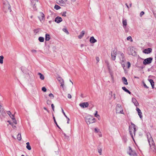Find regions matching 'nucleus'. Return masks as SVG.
<instances>
[{
    "mask_svg": "<svg viewBox=\"0 0 156 156\" xmlns=\"http://www.w3.org/2000/svg\"><path fill=\"white\" fill-rule=\"evenodd\" d=\"M147 136L151 148L153 151H154L155 149V145L150 134L148 133H147Z\"/></svg>",
    "mask_w": 156,
    "mask_h": 156,
    "instance_id": "nucleus-1",
    "label": "nucleus"
},
{
    "mask_svg": "<svg viewBox=\"0 0 156 156\" xmlns=\"http://www.w3.org/2000/svg\"><path fill=\"white\" fill-rule=\"evenodd\" d=\"M131 125L133 126V128H131L130 126L129 127V132L130 134L132 137L133 139H134V138L133 136V134L135 135V134L136 131V128H135V125L132 122L131 123Z\"/></svg>",
    "mask_w": 156,
    "mask_h": 156,
    "instance_id": "nucleus-2",
    "label": "nucleus"
},
{
    "mask_svg": "<svg viewBox=\"0 0 156 156\" xmlns=\"http://www.w3.org/2000/svg\"><path fill=\"white\" fill-rule=\"evenodd\" d=\"M95 119L92 117L88 116L86 119V121L87 124L93 123L95 122Z\"/></svg>",
    "mask_w": 156,
    "mask_h": 156,
    "instance_id": "nucleus-3",
    "label": "nucleus"
},
{
    "mask_svg": "<svg viewBox=\"0 0 156 156\" xmlns=\"http://www.w3.org/2000/svg\"><path fill=\"white\" fill-rule=\"evenodd\" d=\"M116 113L122 114L123 113V110L120 105L118 104L117 105L116 107Z\"/></svg>",
    "mask_w": 156,
    "mask_h": 156,
    "instance_id": "nucleus-4",
    "label": "nucleus"
},
{
    "mask_svg": "<svg viewBox=\"0 0 156 156\" xmlns=\"http://www.w3.org/2000/svg\"><path fill=\"white\" fill-rule=\"evenodd\" d=\"M153 58L150 57L145 59L143 61V64L144 65H146L147 64H150L152 61Z\"/></svg>",
    "mask_w": 156,
    "mask_h": 156,
    "instance_id": "nucleus-5",
    "label": "nucleus"
},
{
    "mask_svg": "<svg viewBox=\"0 0 156 156\" xmlns=\"http://www.w3.org/2000/svg\"><path fill=\"white\" fill-rule=\"evenodd\" d=\"M129 151L127 152V154L130 156H137V154L134 151H133L130 147H129Z\"/></svg>",
    "mask_w": 156,
    "mask_h": 156,
    "instance_id": "nucleus-6",
    "label": "nucleus"
},
{
    "mask_svg": "<svg viewBox=\"0 0 156 156\" xmlns=\"http://www.w3.org/2000/svg\"><path fill=\"white\" fill-rule=\"evenodd\" d=\"M57 80L61 84V86L63 88H64V81L63 79L60 76H59L57 78Z\"/></svg>",
    "mask_w": 156,
    "mask_h": 156,
    "instance_id": "nucleus-7",
    "label": "nucleus"
},
{
    "mask_svg": "<svg viewBox=\"0 0 156 156\" xmlns=\"http://www.w3.org/2000/svg\"><path fill=\"white\" fill-rule=\"evenodd\" d=\"M116 51L115 50H113L111 52V58L112 60L114 61L116 58L117 54Z\"/></svg>",
    "mask_w": 156,
    "mask_h": 156,
    "instance_id": "nucleus-8",
    "label": "nucleus"
},
{
    "mask_svg": "<svg viewBox=\"0 0 156 156\" xmlns=\"http://www.w3.org/2000/svg\"><path fill=\"white\" fill-rule=\"evenodd\" d=\"M79 106L83 108H86L88 106L89 104L87 102L81 103L79 104Z\"/></svg>",
    "mask_w": 156,
    "mask_h": 156,
    "instance_id": "nucleus-9",
    "label": "nucleus"
},
{
    "mask_svg": "<svg viewBox=\"0 0 156 156\" xmlns=\"http://www.w3.org/2000/svg\"><path fill=\"white\" fill-rule=\"evenodd\" d=\"M40 16L38 17V18L39 19L40 21L41 22H42V21H43L44 19V16L43 13L42 12H40Z\"/></svg>",
    "mask_w": 156,
    "mask_h": 156,
    "instance_id": "nucleus-10",
    "label": "nucleus"
},
{
    "mask_svg": "<svg viewBox=\"0 0 156 156\" xmlns=\"http://www.w3.org/2000/svg\"><path fill=\"white\" fill-rule=\"evenodd\" d=\"M152 51V49L151 48H148L147 49H145L143 51V52L147 54H149L151 53Z\"/></svg>",
    "mask_w": 156,
    "mask_h": 156,
    "instance_id": "nucleus-11",
    "label": "nucleus"
},
{
    "mask_svg": "<svg viewBox=\"0 0 156 156\" xmlns=\"http://www.w3.org/2000/svg\"><path fill=\"white\" fill-rule=\"evenodd\" d=\"M57 2L61 6H64L66 5L65 2L63 0H57Z\"/></svg>",
    "mask_w": 156,
    "mask_h": 156,
    "instance_id": "nucleus-12",
    "label": "nucleus"
},
{
    "mask_svg": "<svg viewBox=\"0 0 156 156\" xmlns=\"http://www.w3.org/2000/svg\"><path fill=\"white\" fill-rule=\"evenodd\" d=\"M62 20L61 17L59 16L57 17L55 19V21L57 23H59Z\"/></svg>",
    "mask_w": 156,
    "mask_h": 156,
    "instance_id": "nucleus-13",
    "label": "nucleus"
},
{
    "mask_svg": "<svg viewBox=\"0 0 156 156\" xmlns=\"http://www.w3.org/2000/svg\"><path fill=\"white\" fill-rule=\"evenodd\" d=\"M136 110L138 114L140 117V119H142L143 117V116L139 108H136Z\"/></svg>",
    "mask_w": 156,
    "mask_h": 156,
    "instance_id": "nucleus-14",
    "label": "nucleus"
},
{
    "mask_svg": "<svg viewBox=\"0 0 156 156\" xmlns=\"http://www.w3.org/2000/svg\"><path fill=\"white\" fill-rule=\"evenodd\" d=\"M132 101L136 106H137L139 105L137 101L135 98H132Z\"/></svg>",
    "mask_w": 156,
    "mask_h": 156,
    "instance_id": "nucleus-15",
    "label": "nucleus"
},
{
    "mask_svg": "<svg viewBox=\"0 0 156 156\" xmlns=\"http://www.w3.org/2000/svg\"><path fill=\"white\" fill-rule=\"evenodd\" d=\"M90 41L91 43H94L97 42V40L94 39V37H90Z\"/></svg>",
    "mask_w": 156,
    "mask_h": 156,
    "instance_id": "nucleus-16",
    "label": "nucleus"
},
{
    "mask_svg": "<svg viewBox=\"0 0 156 156\" xmlns=\"http://www.w3.org/2000/svg\"><path fill=\"white\" fill-rule=\"evenodd\" d=\"M119 59L120 61V63L122 65H123V64H124V63L126 61V59L125 57H120Z\"/></svg>",
    "mask_w": 156,
    "mask_h": 156,
    "instance_id": "nucleus-17",
    "label": "nucleus"
},
{
    "mask_svg": "<svg viewBox=\"0 0 156 156\" xmlns=\"http://www.w3.org/2000/svg\"><path fill=\"white\" fill-rule=\"evenodd\" d=\"M122 80L123 83L125 85H128V83L127 82V79L124 77L122 78Z\"/></svg>",
    "mask_w": 156,
    "mask_h": 156,
    "instance_id": "nucleus-18",
    "label": "nucleus"
},
{
    "mask_svg": "<svg viewBox=\"0 0 156 156\" xmlns=\"http://www.w3.org/2000/svg\"><path fill=\"white\" fill-rule=\"evenodd\" d=\"M85 34V31L84 30H82L80 34L78 36V37L79 39H81L84 36Z\"/></svg>",
    "mask_w": 156,
    "mask_h": 156,
    "instance_id": "nucleus-19",
    "label": "nucleus"
},
{
    "mask_svg": "<svg viewBox=\"0 0 156 156\" xmlns=\"http://www.w3.org/2000/svg\"><path fill=\"white\" fill-rule=\"evenodd\" d=\"M118 54L119 58H120V57H124V54L121 51H118Z\"/></svg>",
    "mask_w": 156,
    "mask_h": 156,
    "instance_id": "nucleus-20",
    "label": "nucleus"
},
{
    "mask_svg": "<svg viewBox=\"0 0 156 156\" xmlns=\"http://www.w3.org/2000/svg\"><path fill=\"white\" fill-rule=\"evenodd\" d=\"M5 8H8V10H9L10 12L11 11V6L9 3H8L5 5Z\"/></svg>",
    "mask_w": 156,
    "mask_h": 156,
    "instance_id": "nucleus-21",
    "label": "nucleus"
},
{
    "mask_svg": "<svg viewBox=\"0 0 156 156\" xmlns=\"http://www.w3.org/2000/svg\"><path fill=\"white\" fill-rule=\"evenodd\" d=\"M122 89L125 92H127V93H129V94H131V92L129 90L127 89L125 87H122Z\"/></svg>",
    "mask_w": 156,
    "mask_h": 156,
    "instance_id": "nucleus-22",
    "label": "nucleus"
},
{
    "mask_svg": "<svg viewBox=\"0 0 156 156\" xmlns=\"http://www.w3.org/2000/svg\"><path fill=\"white\" fill-rule=\"evenodd\" d=\"M37 75L40 76V78L42 80H44V76L40 73H38Z\"/></svg>",
    "mask_w": 156,
    "mask_h": 156,
    "instance_id": "nucleus-23",
    "label": "nucleus"
},
{
    "mask_svg": "<svg viewBox=\"0 0 156 156\" xmlns=\"http://www.w3.org/2000/svg\"><path fill=\"white\" fill-rule=\"evenodd\" d=\"M122 24H123V27H126V26L127 25L126 20H123Z\"/></svg>",
    "mask_w": 156,
    "mask_h": 156,
    "instance_id": "nucleus-24",
    "label": "nucleus"
},
{
    "mask_svg": "<svg viewBox=\"0 0 156 156\" xmlns=\"http://www.w3.org/2000/svg\"><path fill=\"white\" fill-rule=\"evenodd\" d=\"M50 39V35L48 34H46L45 35V40L48 41Z\"/></svg>",
    "mask_w": 156,
    "mask_h": 156,
    "instance_id": "nucleus-25",
    "label": "nucleus"
},
{
    "mask_svg": "<svg viewBox=\"0 0 156 156\" xmlns=\"http://www.w3.org/2000/svg\"><path fill=\"white\" fill-rule=\"evenodd\" d=\"M17 139L20 141L21 139V136L20 133H19L17 135Z\"/></svg>",
    "mask_w": 156,
    "mask_h": 156,
    "instance_id": "nucleus-26",
    "label": "nucleus"
},
{
    "mask_svg": "<svg viewBox=\"0 0 156 156\" xmlns=\"http://www.w3.org/2000/svg\"><path fill=\"white\" fill-rule=\"evenodd\" d=\"M4 57L2 55L0 56V63L2 64L3 63V59Z\"/></svg>",
    "mask_w": 156,
    "mask_h": 156,
    "instance_id": "nucleus-27",
    "label": "nucleus"
},
{
    "mask_svg": "<svg viewBox=\"0 0 156 156\" xmlns=\"http://www.w3.org/2000/svg\"><path fill=\"white\" fill-rule=\"evenodd\" d=\"M53 119H54V122H55V124L60 129V127H59V126H58V125L57 123V122H56V121L55 120V117H54V116L53 115Z\"/></svg>",
    "mask_w": 156,
    "mask_h": 156,
    "instance_id": "nucleus-28",
    "label": "nucleus"
},
{
    "mask_svg": "<svg viewBox=\"0 0 156 156\" xmlns=\"http://www.w3.org/2000/svg\"><path fill=\"white\" fill-rule=\"evenodd\" d=\"M95 112H96V113H95L94 114V116L95 117H96L97 118H98V119H100V116L98 114H97V113H98L97 111H96Z\"/></svg>",
    "mask_w": 156,
    "mask_h": 156,
    "instance_id": "nucleus-29",
    "label": "nucleus"
},
{
    "mask_svg": "<svg viewBox=\"0 0 156 156\" xmlns=\"http://www.w3.org/2000/svg\"><path fill=\"white\" fill-rule=\"evenodd\" d=\"M39 41L41 42H43L44 40V38L43 37H39L38 38Z\"/></svg>",
    "mask_w": 156,
    "mask_h": 156,
    "instance_id": "nucleus-30",
    "label": "nucleus"
},
{
    "mask_svg": "<svg viewBox=\"0 0 156 156\" xmlns=\"http://www.w3.org/2000/svg\"><path fill=\"white\" fill-rule=\"evenodd\" d=\"M54 8L56 10H58L60 9L61 8V7L58 5H55L54 6Z\"/></svg>",
    "mask_w": 156,
    "mask_h": 156,
    "instance_id": "nucleus-31",
    "label": "nucleus"
},
{
    "mask_svg": "<svg viewBox=\"0 0 156 156\" xmlns=\"http://www.w3.org/2000/svg\"><path fill=\"white\" fill-rule=\"evenodd\" d=\"M149 81L151 83V85H154V82L153 80L152 79H150L149 80Z\"/></svg>",
    "mask_w": 156,
    "mask_h": 156,
    "instance_id": "nucleus-32",
    "label": "nucleus"
},
{
    "mask_svg": "<svg viewBox=\"0 0 156 156\" xmlns=\"http://www.w3.org/2000/svg\"><path fill=\"white\" fill-rule=\"evenodd\" d=\"M124 28L125 30V31L127 33L129 32V28L128 27H126H126H123Z\"/></svg>",
    "mask_w": 156,
    "mask_h": 156,
    "instance_id": "nucleus-33",
    "label": "nucleus"
},
{
    "mask_svg": "<svg viewBox=\"0 0 156 156\" xmlns=\"http://www.w3.org/2000/svg\"><path fill=\"white\" fill-rule=\"evenodd\" d=\"M102 149L101 148L98 149V152L100 155L101 154Z\"/></svg>",
    "mask_w": 156,
    "mask_h": 156,
    "instance_id": "nucleus-34",
    "label": "nucleus"
},
{
    "mask_svg": "<svg viewBox=\"0 0 156 156\" xmlns=\"http://www.w3.org/2000/svg\"><path fill=\"white\" fill-rule=\"evenodd\" d=\"M26 147L29 150H31V148L30 145H27Z\"/></svg>",
    "mask_w": 156,
    "mask_h": 156,
    "instance_id": "nucleus-35",
    "label": "nucleus"
},
{
    "mask_svg": "<svg viewBox=\"0 0 156 156\" xmlns=\"http://www.w3.org/2000/svg\"><path fill=\"white\" fill-rule=\"evenodd\" d=\"M51 103V101L50 100H48L47 101V103L48 105H50Z\"/></svg>",
    "mask_w": 156,
    "mask_h": 156,
    "instance_id": "nucleus-36",
    "label": "nucleus"
},
{
    "mask_svg": "<svg viewBox=\"0 0 156 156\" xmlns=\"http://www.w3.org/2000/svg\"><path fill=\"white\" fill-rule=\"evenodd\" d=\"M105 62L107 65V66L108 69H109V63H108V62L107 61H105Z\"/></svg>",
    "mask_w": 156,
    "mask_h": 156,
    "instance_id": "nucleus-37",
    "label": "nucleus"
},
{
    "mask_svg": "<svg viewBox=\"0 0 156 156\" xmlns=\"http://www.w3.org/2000/svg\"><path fill=\"white\" fill-rule=\"evenodd\" d=\"M46 89L45 87H43L42 88V90L44 92H46Z\"/></svg>",
    "mask_w": 156,
    "mask_h": 156,
    "instance_id": "nucleus-38",
    "label": "nucleus"
},
{
    "mask_svg": "<svg viewBox=\"0 0 156 156\" xmlns=\"http://www.w3.org/2000/svg\"><path fill=\"white\" fill-rule=\"evenodd\" d=\"M62 113H63V115L65 116V117L66 118H67V116L66 115V114H65V112H64V110H63V109H62Z\"/></svg>",
    "mask_w": 156,
    "mask_h": 156,
    "instance_id": "nucleus-39",
    "label": "nucleus"
},
{
    "mask_svg": "<svg viewBox=\"0 0 156 156\" xmlns=\"http://www.w3.org/2000/svg\"><path fill=\"white\" fill-rule=\"evenodd\" d=\"M127 39L128 40H131V41H132V37L131 36H129L127 38Z\"/></svg>",
    "mask_w": 156,
    "mask_h": 156,
    "instance_id": "nucleus-40",
    "label": "nucleus"
},
{
    "mask_svg": "<svg viewBox=\"0 0 156 156\" xmlns=\"http://www.w3.org/2000/svg\"><path fill=\"white\" fill-rule=\"evenodd\" d=\"M144 14V12L143 11H142L140 12V17H142L143 15Z\"/></svg>",
    "mask_w": 156,
    "mask_h": 156,
    "instance_id": "nucleus-41",
    "label": "nucleus"
},
{
    "mask_svg": "<svg viewBox=\"0 0 156 156\" xmlns=\"http://www.w3.org/2000/svg\"><path fill=\"white\" fill-rule=\"evenodd\" d=\"M66 11H65L63 12L62 15L63 16L66 17Z\"/></svg>",
    "mask_w": 156,
    "mask_h": 156,
    "instance_id": "nucleus-42",
    "label": "nucleus"
},
{
    "mask_svg": "<svg viewBox=\"0 0 156 156\" xmlns=\"http://www.w3.org/2000/svg\"><path fill=\"white\" fill-rule=\"evenodd\" d=\"M127 67L128 68H129L130 66V65H131L130 63V62H127Z\"/></svg>",
    "mask_w": 156,
    "mask_h": 156,
    "instance_id": "nucleus-43",
    "label": "nucleus"
},
{
    "mask_svg": "<svg viewBox=\"0 0 156 156\" xmlns=\"http://www.w3.org/2000/svg\"><path fill=\"white\" fill-rule=\"evenodd\" d=\"M49 96L51 98H53L54 97V95L51 93L49 94Z\"/></svg>",
    "mask_w": 156,
    "mask_h": 156,
    "instance_id": "nucleus-44",
    "label": "nucleus"
},
{
    "mask_svg": "<svg viewBox=\"0 0 156 156\" xmlns=\"http://www.w3.org/2000/svg\"><path fill=\"white\" fill-rule=\"evenodd\" d=\"M143 85H144V87L145 88H147H147H148V87H147V86L146 85V84L145 83H144V82H143Z\"/></svg>",
    "mask_w": 156,
    "mask_h": 156,
    "instance_id": "nucleus-45",
    "label": "nucleus"
},
{
    "mask_svg": "<svg viewBox=\"0 0 156 156\" xmlns=\"http://www.w3.org/2000/svg\"><path fill=\"white\" fill-rule=\"evenodd\" d=\"M12 120L13 121V123H14L15 124H17V122H16V120L15 119V118Z\"/></svg>",
    "mask_w": 156,
    "mask_h": 156,
    "instance_id": "nucleus-46",
    "label": "nucleus"
},
{
    "mask_svg": "<svg viewBox=\"0 0 156 156\" xmlns=\"http://www.w3.org/2000/svg\"><path fill=\"white\" fill-rule=\"evenodd\" d=\"M7 113L8 115H9V116H11L12 115L11 112L10 111H7Z\"/></svg>",
    "mask_w": 156,
    "mask_h": 156,
    "instance_id": "nucleus-47",
    "label": "nucleus"
},
{
    "mask_svg": "<svg viewBox=\"0 0 156 156\" xmlns=\"http://www.w3.org/2000/svg\"><path fill=\"white\" fill-rule=\"evenodd\" d=\"M10 117L12 119H13L15 118H14V115H12L11 116H10Z\"/></svg>",
    "mask_w": 156,
    "mask_h": 156,
    "instance_id": "nucleus-48",
    "label": "nucleus"
},
{
    "mask_svg": "<svg viewBox=\"0 0 156 156\" xmlns=\"http://www.w3.org/2000/svg\"><path fill=\"white\" fill-rule=\"evenodd\" d=\"M96 60L97 62H98L99 61V58L98 57H96Z\"/></svg>",
    "mask_w": 156,
    "mask_h": 156,
    "instance_id": "nucleus-49",
    "label": "nucleus"
},
{
    "mask_svg": "<svg viewBox=\"0 0 156 156\" xmlns=\"http://www.w3.org/2000/svg\"><path fill=\"white\" fill-rule=\"evenodd\" d=\"M51 108L53 111H54V106L53 104L51 105Z\"/></svg>",
    "mask_w": 156,
    "mask_h": 156,
    "instance_id": "nucleus-50",
    "label": "nucleus"
},
{
    "mask_svg": "<svg viewBox=\"0 0 156 156\" xmlns=\"http://www.w3.org/2000/svg\"><path fill=\"white\" fill-rule=\"evenodd\" d=\"M94 129L95 132L97 133H98L99 130V129H97V128H95Z\"/></svg>",
    "mask_w": 156,
    "mask_h": 156,
    "instance_id": "nucleus-51",
    "label": "nucleus"
},
{
    "mask_svg": "<svg viewBox=\"0 0 156 156\" xmlns=\"http://www.w3.org/2000/svg\"><path fill=\"white\" fill-rule=\"evenodd\" d=\"M31 51L32 52V53H36L37 52V51L35 50H34V49H33V50H31Z\"/></svg>",
    "mask_w": 156,
    "mask_h": 156,
    "instance_id": "nucleus-52",
    "label": "nucleus"
},
{
    "mask_svg": "<svg viewBox=\"0 0 156 156\" xmlns=\"http://www.w3.org/2000/svg\"><path fill=\"white\" fill-rule=\"evenodd\" d=\"M68 98H72L71 95L70 94H68Z\"/></svg>",
    "mask_w": 156,
    "mask_h": 156,
    "instance_id": "nucleus-53",
    "label": "nucleus"
},
{
    "mask_svg": "<svg viewBox=\"0 0 156 156\" xmlns=\"http://www.w3.org/2000/svg\"><path fill=\"white\" fill-rule=\"evenodd\" d=\"M36 33H38V32H39V29H36L35 30V31H34Z\"/></svg>",
    "mask_w": 156,
    "mask_h": 156,
    "instance_id": "nucleus-54",
    "label": "nucleus"
},
{
    "mask_svg": "<svg viewBox=\"0 0 156 156\" xmlns=\"http://www.w3.org/2000/svg\"><path fill=\"white\" fill-rule=\"evenodd\" d=\"M65 139H66L68 140H69V136H66V137H65Z\"/></svg>",
    "mask_w": 156,
    "mask_h": 156,
    "instance_id": "nucleus-55",
    "label": "nucleus"
},
{
    "mask_svg": "<svg viewBox=\"0 0 156 156\" xmlns=\"http://www.w3.org/2000/svg\"><path fill=\"white\" fill-rule=\"evenodd\" d=\"M63 30L65 32H67L68 33V31L66 29H63Z\"/></svg>",
    "mask_w": 156,
    "mask_h": 156,
    "instance_id": "nucleus-56",
    "label": "nucleus"
},
{
    "mask_svg": "<svg viewBox=\"0 0 156 156\" xmlns=\"http://www.w3.org/2000/svg\"><path fill=\"white\" fill-rule=\"evenodd\" d=\"M12 126L13 128H15L16 127V126L12 124Z\"/></svg>",
    "mask_w": 156,
    "mask_h": 156,
    "instance_id": "nucleus-57",
    "label": "nucleus"
},
{
    "mask_svg": "<svg viewBox=\"0 0 156 156\" xmlns=\"http://www.w3.org/2000/svg\"><path fill=\"white\" fill-rule=\"evenodd\" d=\"M126 6L127 7V8L128 9H129V6L127 4V3L126 4Z\"/></svg>",
    "mask_w": 156,
    "mask_h": 156,
    "instance_id": "nucleus-58",
    "label": "nucleus"
},
{
    "mask_svg": "<svg viewBox=\"0 0 156 156\" xmlns=\"http://www.w3.org/2000/svg\"><path fill=\"white\" fill-rule=\"evenodd\" d=\"M134 77L135 78L137 79H139V77H138L134 76Z\"/></svg>",
    "mask_w": 156,
    "mask_h": 156,
    "instance_id": "nucleus-59",
    "label": "nucleus"
},
{
    "mask_svg": "<svg viewBox=\"0 0 156 156\" xmlns=\"http://www.w3.org/2000/svg\"><path fill=\"white\" fill-rule=\"evenodd\" d=\"M26 144L27 145H30V143L28 142Z\"/></svg>",
    "mask_w": 156,
    "mask_h": 156,
    "instance_id": "nucleus-60",
    "label": "nucleus"
},
{
    "mask_svg": "<svg viewBox=\"0 0 156 156\" xmlns=\"http://www.w3.org/2000/svg\"><path fill=\"white\" fill-rule=\"evenodd\" d=\"M44 109L45 110H46V111H48V110H47V109L45 108V107H44Z\"/></svg>",
    "mask_w": 156,
    "mask_h": 156,
    "instance_id": "nucleus-61",
    "label": "nucleus"
},
{
    "mask_svg": "<svg viewBox=\"0 0 156 156\" xmlns=\"http://www.w3.org/2000/svg\"><path fill=\"white\" fill-rule=\"evenodd\" d=\"M69 81H70V82L72 83V85H73V82L71 80H69Z\"/></svg>",
    "mask_w": 156,
    "mask_h": 156,
    "instance_id": "nucleus-62",
    "label": "nucleus"
},
{
    "mask_svg": "<svg viewBox=\"0 0 156 156\" xmlns=\"http://www.w3.org/2000/svg\"><path fill=\"white\" fill-rule=\"evenodd\" d=\"M132 3H130V4H129V6H130V7H131V6H132Z\"/></svg>",
    "mask_w": 156,
    "mask_h": 156,
    "instance_id": "nucleus-63",
    "label": "nucleus"
},
{
    "mask_svg": "<svg viewBox=\"0 0 156 156\" xmlns=\"http://www.w3.org/2000/svg\"><path fill=\"white\" fill-rule=\"evenodd\" d=\"M152 87V88H154V85H151Z\"/></svg>",
    "mask_w": 156,
    "mask_h": 156,
    "instance_id": "nucleus-64",
    "label": "nucleus"
}]
</instances>
